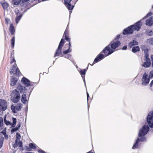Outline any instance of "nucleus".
I'll return each instance as SVG.
<instances>
[{
  "label": "nucleus",
  "mask_w": 153,
  "mask_h": 153,
  "mask_svg": "<svg viewBox=\"0 0 153 153\" xmlns=\"http://www.w3.org/2000/svg\"><path fill=\"white\" fill-rule=\"evenodd\" d=\"M64 38L61 39L56 49L54 55V57H62L63 54H67L72 51L71 49V38L69 37V30L68 26L67 27L63 36Z\"/></svg>",
  "instance_id": "1"
},
{
  "label": "nucleus",
  "mask_w": 153,
  "mask_h": 153,
  "mask_svg": "<svg viewBox=\"0 0 153 153\" xmlns=\"http://www.w3.org/2000/svg\"><path fill=\"white\" fill-rule=\"evenodd\" d=\"M17 88L13 90L10 94L11 100L14 103H17L19 101L21 98L20 93H27V88L20 84L18 85Z\"/></svg>",
  "instance_id": "2"
},
{
  "label": "nucleus",
  "mask_w": 153,
  "mask_h": 153,
  "mask_svg": "<svg viewBox=\"0 0 153 153\" xmlns=\"http://www.w3.org/2000/svg\"><path fill=\"white\" fill-rule=\"evenodd\" d=\"M149 128L148 125H144L140 129L139 132L138 137L135 143L134 144L132 149H133L139 148V143L140 141H146V138L144 136L146 135L149 130Z\"/></svg>",
  "instance_id": "3"
},
{
  "label": "nucleus",
  "mask_w": 153,
  "mask_h": 153,
  "mask_svg": "<svg viewBox=\"0 0 153 153\" xmlns=\"http://www.w3.org/2000/svg\"><path fill=\"white\" fill-rule=\"evenodd\" d=\"M114 52V51L111 50L109 45L103 49L102 51L94 59L92 64H90L91 65H93L94 64L97 62L103 59L105 56H107L110 55Z\"/></svg>",
  "instance_id": "4"
},
{
  "label": "nucleus",
  "mask_w": 153,
  "mask_h": 153,
  "mask_svg": "<svg viewBox=\"0 0 153 153\" xmlns=\"http://www.w3.org/2000/svg\"><path fill=\"white\" fill-rule=\"evenodd\" d=\"M142 25V22L141 21H139L134 24L125 29L123 31V34L124 35L132 34L134 31H138Z\"/></svg>",
  "instance_id": "5"
},
{
  "label": "nucleus",
  "mask_w": 153,
  "mask_h": 153,
  "mask_svg": "<svg viewBox=\"0 0 153 153\" xmlns=\"http://www.w3.org/2000/svg\"><path fill=\"white\" fill-rule=\"evenodd\" d=\"M21 82L25 86L27 90V93H30L32 91L36 83L30 82V81L25 77H23L22 79Z\"/></svg>",
  "instance_id": "6"
},
{
  "label": "nucleus",
  "mask_w": 153,
  "mask_h": 153,
  "mask_svg": "<svg viewBox=\"0 0 153 153\" xmlns=\"http://www.w3.org/2000/svg\"><path fill=\"white\" fill-rule=\"evenodd\" d=\"M78 0H64V4L69 10H72Z\"/></svg>",
  "instance_id": "7"
},
{
  "label": "nucleus",
  "mask_w": 153,
  "mask_h": 153,
  "mask_svg": "<svg viewBox=\"0 0 153 153\" xmlns=\"http://www.w3.org/2000/svg\"><path fill=\"white\" fill-rule=\"evenodd\" d=\"M10 73L11 74H13L14 76H20L21 75V73L16 63L14 64L12 66Z\"/></svg>",
  "instance_id": "8"
},
{
  "label": "nucleus",
  "mask_w": 153,
  "mask_h": 153,
  "mask_svg": "<svg viewBox=\"0 0 153 153\" xmlns=\"http://www.w3.org/2000/svg\"><path fill=\"white\" fill-rule=\"evenodd\" d=\"M121 44L119 41L117 40L116 39L114 40L109 44L112 50L115 51V49L117 48Z\"/></svg>",
  "instance_id": "9"
},
{
  "label": "nucleus",
  "mask_w": 153,
  "mask_h": 153,
  "mask_svg": "<svg viewBox=\"0 0 153 153\" xmlns=\"http://www.w3.org/2000/svg\"><path fill=\"white\" fill-rule=\"evenodd\" d=\"M147 121L149 126L153 128V111L150 112L147 117Z\"/></svg>",
  "instance_id": "10"
},
{
  "label": "nucleus",
  "mask_w": 153,
  "mask_h": 153,
  "mask_svg": "<svg viewBox=\"0 0 153 153\" xmlns=\"http://www.w3.org/2000/svg\"><path fill=\"white\" fill-rule=\"evenodd\" d=\"M7 107V104L6 101L4 100L0 99V112L3 111L6 109Z\"/></svg>",
  "instance_id": "11"
},
{
  "label": "nucleus",
  "mask_w": 153,
  "mask_h": 153,
  "mask_svg": "<svg viewBox=\"0 0 153 153\" xmlns=\"http://www.w3.org/2000/svg\"><path fill=\"white\" fill-rule=\"evenodd\" d=\"M150 78L148 77V75L146 73H145L143 76L142 78V84L144 85H147L149 83Z\"/></svg>",
  "instance_id": "12"
},
{
  "label": "nucleus",
  "mask_w": 153,
  "mask_h": 153,
  "mask_svg": "<svg viewBox=\"0 0 153 153\" xmlns=\"http://www.w3.org/2000/svg\"><path fill=\"white\" fill-rule=\"evenodd\" d=\"M144 60L145 62L142 64V66L146 68L150 67L151 64L150 59H145Z\"/></svg>",
  "instance_id": "13"
},
{
  "label": "nucleus",
  "mask_w": 153,
  "mask_h": 153,
  "mask_svg": "<svg viewBox=\"0 0 153 153\" xmlns=\"http://www.w3.org/2000/svg\"><path fill=\"white\" fill-rule=\"evenodd\" d=\"M36 148V145L35 144L32 143H30L29 144V147L27 146L26 149L27 151H31V149H35Z\"/></svg>",
  "instance_id": "14"
},
{
  "label": "nucleus",
  "mask_w": 153,
  "mask_h": 153,
  "mask_svg": "<svg viewBox=\"0 0 153 153\" xmlns=\"http://www.w3.org/2000/svg\"><path fill=\"white\" fill-rule=\"evenodd\" d=\"M9 31L12 35H13L15 34V29L12 23L10 25L9 27Z\"/></svg>",
  "instance_id": "15"
},
{
  "label": "nucleus",
  "mask_w": 153,
  "mask_h": 153,
  "mask_svg": "<svg viewBox=\"0 0 153 153\" xmlns=\"http://www.w3.org/2000/svg\"><path fill=\"white\" fill-rule=\"evenodd\" d=\"M88 68V67L86 69H84L83 70H81L79 73L83 79V80L85 81V75L86 73V72Z\"/></svg>",
  "instance_id": "16"
},
{
  "label": "nucleus",
  "mask_w": 153,
  "mask_h": 153,
  "mask_svg": "<svg viewBox=\"0 0 153 153\" xmlns=\"http://www.w3.org/2000/svg\"><path fill=\"white\" fill-rule=\"evenodd\" d=\"M146 24L149 26H151L153 25V20L152 17H149L148 19L146 20Z\"/></svg>",
  "instance_id": "17"
},
{
  "label": "nucleus",
  "mask_w": 153,
  "mask_h": 153,
  "mask_svg": "<svg viewBox=\"0 0 153 153\" xmlns=\"http://www.w3.org/2000/svg\"><path fill=\"white\" fill-rule=\"evenodd\" d=\"M29 0H21V3L20 5L22 7H24L26 8L28 5V1Z\"/></svg>",
  "instance_id": "18"
},
{
  "label": "nucleus",
  "mask_w": 153,
  "mask_h": 153,
  "mask_svg": "<svg viewBox=\"0 0 153 153\" xmlns=\"http://www.w3.org/2000/svg\"><path fill=\"white\" fill-rule=\"evenodd\" d=\"M0 4L4 10L7 9L9 6L8 4L6 2H1Z\"/></svg>",
  "instance_id": "19"
},
{
  "label": "nucleus",
  "mask_w": 153,
  "mask_h": 153,
  "mask_svg": "<svg viewBox=\"0 0 153 153\" xmlns=\"http://www.w3.org/2000/svg\"><path fill=\"white\" fill-rule=\"evenodd\" d=\"M17 82V79L15 77L12 78L10 81V85L12 86H15Z\"/></svg>",
  "instance_id": "20"
},
{
  "label": "nucleus",
  "mask_w": 153,
  "mask_h": 153,
  "mask_svg": "<svg viewBox=\"0 0 153 153\" xmlns=\"http://www.w3.org/2000/svg\"><path fill=\"white\" fill-rule=\"evenodd\" d=\"M25 93H23L22 94L21 100L24 103H25L27 101V98L26 97V94H25Z\"/></svg>",
  "instance_id": "21"
},
{
  "label": "nucleus",
  "mask_w": 153,
  "mask_h": 153,
  "mask_svg": "<svg viewBox=\"0 0 153 153\" xmlns=\"http://www.w3.org/2000/svg\"><path fill=\"white\" fill-rule=\"evenodd\" d=\"M138 44V42H137L133 40L132 42H131L129 43V46L131 47L134 45H137Z\"/></svg>",
  "instance_id": "22"
},
{
  "label": "nucleus",
  "mask_w": 153,
  "mask_h": 153,
  "mask_svg": "<svg viewBox=\"0 0 153 153\" xmlns=\"http://www.w3.org/2000/svg\"><path fill=\"white\" fill-rule=\"evenodd\" d=\"M140 50V48L139 47L137 46L133 47L132 50V51L134 53H135L136 52L139 51Z\"/></svg>",
  "instance_id": "23"
},
{
  "label": "nucleus",
  "mask_w": 153,
  "mask_h": 153,
  "mask_svg": "<svg viewBox=\"0 0 153 153\" xmlns=\"http://www.w3.org/2000/svg\"><path fill=\"white\" fill-rule=\"evenodd\" d=\"M15 36H13L12 37V39L11 40V45L12 46V48H14V45H15Z\"/></svg>",
  "instance_id": "24"
},
{
  "label": "nucleus",
  "mask_w": 153,
  "mask_h": 153,
  "mask_svg": "<svg viewBox=\"0 0 153 153\" xmlns=\"http://www.w3.org/2000/svg\"><path fill=\"white\" fill-rule=\"evenodd\" d=\"M16 138L15 140L16 143H17L18 141V140H19L21 138V136L20 134L18 133L17 132L16 134Z\"/></svg>",
  "instance_id": "25"
},
{
  "label": "nucleus",
  "mask_w": 153,
  "mask_h": 153,
  "mask_svg": "<svg viewBox=\"0 0 153 153\" xmlns=\"http://www.w3.org/2000/svg\"><path fill=\"white\" fill-rule=\"evenodd\" d=\"M22 15V14H20L19 15H18L17 16H16V21L17 23H18V22L19 21L20 19H21Z\"/></svg>",
  "instance_id": "26"
},
{
  "label": "nucleus",
  "mask_w": 153,
  "mask_h": 153,
  "mask_svg": "<svg viewBox=\"0 0 153 153\" xmlns=\"http://www.w3.org/2000/svg\"><path fill=\"white\" fill-rule=\"evenodd\" d=\"M21 1V0H13V4L15 5H18Z\"/></svg>",
  "instance_id": "27"
},
{
  "label": "nucleus",
  "mask_w": 153,
  "mask_h": 153,
  "mask_svg": "<svg viewBox=\"0 0 153 153\" xmlns=\"http://www.w3.org/2000/svg\"><path fill=\"white\" fill-rule=\"evenodd\" d=\"M147 42L150 45H153V38L148 39L147 40Z\"/></svg>",
  "instance_id": "28"
},
{
  "label": "nucleus",
  "mask_w": 153,
  "mask_h": 153,
  "mask_svg": "<svg viewBox=\"0 0 153 153\" xmlns=\"http://www.w3.org/2000/svg\"><path fill=\"white\" fill-rule=\"evenodd\" d=\"M12 120H13V123L12 124V127H15V125L16 124V119L14 117L12 118Z\"/></svg>",
  "instance_id": "29"
},
{
  "label": "nucleus",
  "mask_w": 153,
  "mask_h": 153,
  "mask_svg": "<svg viewBox=\"0 0 153 153\" xmlns=\"http://www.w3.org/2000/svg\"><path fill=\"white\" fill-rule=\"evenodd\" d=\"M15 108L16 110L17 111H20L22 108V106L20 104L17 105L15 106Z\"/></svg>",
  "instance_id": "30"
},
{
  "label": "nucleus",
  "mask_w": 153,
  "mask_h": 153,
  "mask_svg": "<svg viewBox=\"0 0 153 153\" xmlns=\"http://www.w3.org/2000/svg\"><path fill=\"white\" fill-rule=\"evenodd\" d=\"M11 109L12 110V111L14 113H16V108H15V106H14L13 105H12L11 106Z\"/></svg>",
  "instance_id": "31"
},
{
  "label": "nucleus",
  "mask_w": 153,
  "mask_h": 153,
  "mask_svg": "<svg viewBox=\"0 0 153 153\" xmlns=\"http://www.w3.org/2000/svg\"><path fill=\"white\" fill-rule=\"evenodd\" d=\"M149 77L150 78H153V70H152L149 73Z\"/></svg>",
  "instance_id": "32"
},
{
  "label": "nucleus",
  "mask_w": 153,
  "mask_h": 153,
  "mask_svg": "<svg viewBox=\"0 0 153 153\" xmlns=\"http://www.w3.org/2000/svg\"><path fill=\"white\" fill-rule=\"evenodd\" d=\"M3 125V119L2 117H0V128Z\"/></svg>",
  "instance_id": "33"
},
{
  "label": "nucleus",
  "mask_w": 153,
  "mask_h": 153,
  "mask_svg": "<svg viewBox=\"0 0 153 153\" xmlns=\"http://www.w3.org/2000/svg\"><path fill=\"white\" fill-rule=\"evenodd\" d=\"M15 13L18 16L19 14H20L19 13V10L18 9V8H16L15 10Z\"/></svg>",
  "instance_id": "34"
},
{
  "label": "nucleus",
  "mask_w": 153,
  "mask_h": 153,
  "mask_svg": "<svg viewBox=\"0 0 153 153\" xmlns=\"http://www.w3.org/2000/svg\"><path fill=\"white\" fill-rule=\"evenodd\" d=\"M10 19L8 18H6L5 19V22L6 24L8 25L9 24V22Z\"/></svg>",
  "instance_id": "35"
},
{
  "label": "nucleus",
  "mask_w": 153,
  "mask_h": 153,
  "mask_svg": "<svg viewBox=\"0 0 153 153\" xmlns=\"http://www.w3.org/2000/svg\"><path fill=\"white\" fill-rule=\"evenodd\" d=\"M4 122L5 124L7 125H11V123L9 121H7L6 119H4Z\"/></svg>",
  "instance_id": "36"
},
{
  "label": "nucleus",
  "mask_w": 153,
  "mask_h": 153,
  "mask_svg": "<svg viewBox=\"0 0 153 153\" xmlns=\"http://www.w3.org/2000/svg\"><path fill=\"white\" fill-rule=\"evenodd\" d=\"M18 130H19V129H18V128H17L16 127L15 128L12 129V130H11V132H13L14 131H16Z\"/></svg>",
  "instance_id": "37"
},
{
  "label": "nucleus",
  "mask_w": 153,
  "mask_h": 153,
  "mask_svg": "<svg viewBox=\"0 0 153 153\" xmlns=\"http://www.w3.org/2000/svg\"><path fill=\"white\" fill-rule=\"evenodd\" d=\"M18 145H19V146L20 147H22V142L19 141V142H18L16 143Z\"/></svg>",
  "instance_id": "38"
},
{
  "label": "nucleus",
  "mask_w": 153,
  "mask_h": 153,
  "mask_svg": "<svg viewBox=\"0 0 153 153\" xmlns=\"http://www.w3.org/2000/svg\"><path fill=\"white\" fill-rule=\"evenodd\" d=\"M16 61L14 58L13 57L12 59L11 60V61L10 62V64H12L14 62H15V63H16Z\"/></svg>",
  "instance_id": "39"
},
{
  "label": "nucleus",
  "mask_w": 153,
  "mask_h": 153,
  "mask_svg": "<svg viewBox=\"0 0 153 153\" xmlns=\"http://www.w3.org/2000/svg\"><path fill=\"white\" fill-rule=\"evenodd\" d=\"M145 59H150L149 58V55L147 53H146L145 55Z\"/></svg>",
  "instance_id": "40"
},
{
  "label": "nucleus",
  "mask_w": 153,
  "mask_h": 153,
  "mask_svg": "<svg viewBox=\"0 0 153 153\" xmlns=\"http://www.w3.org/2000/svg\"><path fill=\"white\" fill-rule=\"evenodd\" d=\"M152 15V12H150L148 13L146 16L145 17H148L149 16H151Z\"/></svg>",
  "instance_id": "41"
},
{
  "label": "nucleus",
  "mask_w": 153,
  "mask_h": 153,
  "mask_svg": "<svg viewBox=\"0 0 153 153\" xmlns=\"http://www.w3.org/2000/svg\"><path fill=\"white\" fill-rule=\"evenodd\" d=\"M153 34V32L152 31H150L149 32L148 35L150 36H151Z\"/></svg>",
  "instance_id": "42"
},
{
  "label": "nucleus",
  "mask_w": 153,
  "mask_h": 153,
  "mask_svg": "<svg viewBox=\"0 0 153 153\" xmlns=\"http://www.w3.org/2000/svg\"><path fill=\"white\" fill-rule=\"evenodd\" d=\"M39 153H46L45 152L41 149H39L38 150Z\"/></svg>",
  "instance_id": "43"
},
{
  "label": "nucleus",
  "mask_w": 153,
  "mask_h": 153,
  "mask_svg": "<svg viewBox=\"0 0 153 153\" xmlns=\"http://www.w3.org/2000/svg\"><path fill=\"white\" fill-rule=\"evenodd\" d=\"M151 59L152 61V65L153 67V54L151 56Z\"/></svg>",
  "instance_id": "44"
},
{
  "label": "nucleus",
  "mask_w": 153,
  "mask_h": 153,
  "mask_svg": "<svg viewBox=\"0 0 153 153\" xmlns=\"http://www.w3.org/2000/svg\"><path fill=\"white\" fill-rule=\"evenodd\" d=\"M20 126H21L20 123H19L17 125V126L16 127L17 128H18V129H19V128Z\"/></svg>",
  "instance_id": "45"
},
{
  "label": "nucleus",
  "mask_w": 153,
  "mask_h": 153,
  "mask_svg": "<svg viewBox=\"0 0 153 153\" xmlns=\"http://www.w3.org/2000/svg\"><path fill=\"white\" fill-rule=\"evenodd\" d=\"M3 144V141L1 140H0V148H1L2 147Z\"/></svg>",
  "instance_id": "46"
},
{
  "label": "nucleus",
  "mask_w": 153,
  "mask_h": 153,
  "mask_svg": "<svg viewBox=\"0 0 153 153\" xmlns=\"http://www.w3.org/2000/svg\"><path fill=\"white\" fill-rule=\"evenodd\" d=\"M127 48V46H124L123 48H122V50H126V49Z\"/></svg>",
  "instance_id": "47"
},
{
  "label": "nucleus",
  "mask_w": 153,
  "mask_h": 153,
  "mask_svg": "<svg viewBox=\"0 0 153 153\" xmlns=\"http://www.w3.org/2000/svg\"><path fill=\"white\" fill-rule=\"evenodd\" d=\"M153 85V80L151 81L150 84V85L151 87H152V85Z\"/></svg>",
  "instance_id": "48"
},
{
  "label": "nucleus",
  "mask_w": 153,
  "mask_h": 153,
  "mask_svg": "<svg viewBox=\"0 0 153 153\" xmlns=\"http://www.w3.org/2000/svg\"><path fill=\"white\" fill-rule=\"evenodd\" d=\"M1 133L5 135L6 134V131H4L3 130L2 132H1Z\"/></svg>",
  "instance_id": "49"
},
{
  "label": "nucleus",
  "mask_w": 153,
  "mask_h": 153,
  "mask_svg": "<svg viewBox=\"0 0 153 153\" xmlns=\"http://www.w3.org/2000/svg\"><path fill=\"white\" fill-rule=\"evenodd\" d=\"M4 34L5 36V39L6 40V31L5 30H4Z\"/></svg>",
  "instance_id": "50"
},
{
  "label": "nucleus",
  "mask_w": 153,
  "mask_h": 153,
  "mask_svg": "<svg viewBox=\"0 0 153 153\" xmlns=\"http://www.w3.org/2000/svg\"><path fill=\"white\" fill-rule=\"evenodd\" d=\"M87 100H88V97H89V95L88 93L87 92Z\"/></svg>",
  "instance_id": "51"
},
{
  "label": "nucleus",
  "mask_w": 153,
  "mask_h": 153,
  "mask_svg": "<svg viewBox=\"0 0 153 153\" xmlns=\"http://www.w3.org/2000/svg\"><path fill=\"white\" fill-rule=\"evenodd\" d=\"M71 55H68V57H71Z\"/></svg>",
  "instance_id": "52"
},
{
  "label": "nucleus",
  "mask_w": 153,
  "mask_h": 153,
  "mask_svg": "<svg viewBox=\"0 0 153 153\" xmlns=\"http://www.w3.org/2000/svg\"><path fill=\"white\" fill-rule=\"evenodd\" d=\"M152 10H153V5H152Z\"/></svg>",
  "instance_id": "53"
},
{
  "label": "nucleus",
  "mask_w": 153,
  "mask_h": 153,
  "mask_svg": "<svg viewBox=\"0 0 153 153\" xmlns=\"http://www.w3.org/2000/svg\"><path fill=\"white\" fill-rule=\"evenodd\" d=\"M27 153H33L32 152H28Z\"/></svg>",
  "instance_id": "54"
}]
</instances>
